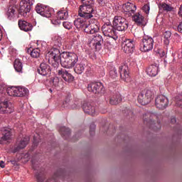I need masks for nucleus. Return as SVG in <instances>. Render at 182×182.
Returning <instances> with one entry per match:
<instances>
[{
    "label": "nucleus",
    "mask_w": 182,
    "mask_h": 182,
    "mask_svg": "<svg viewBox=\"0 0 182 182\" xmlns=\"http://www.w3.org/2000/svg\"><path fill=\"white\" fill-rule=\"evenodd\" d=\"M146 73L149 76L154 77L157 76L159 73V65L157 64H153L146 69Z\"/></svg>",
    "instance_id": "393cba45"
},
{
    "label": "nucleus",
    "mask_w": 182,
    "mask_h": 182,
    "mask_svg": "<svg viewBox=\"0 0 182 182\" xmlns=\"http://www.w3.org/2000/svg\"><path fill=\"white\" fill-rule=\"evenodd\" d=\"M2 39V31L0 28V41Z\"/></svg>",
    "instance_id": "8fccbe9b"
},
{
    "label": "nucleus",
    "mask_w": 182,
    "mask_h": 182,
    "mask_svg": "<svg viewBox=\"0 0 182 182\" xmlns=\"http://www.w3.org/2000/svg\"><path fill=\"white\" fill-rule=\"evenodd\" d=\"M122 48L125 53H133L134 50V41L132 39H126L122 42Z\"/></svg>",
    "instance_id": "4468645a"
},
{
    "label": "nucleus",
    "mask_w": 182,
    "mask_h": 182,
    "mask_svg": "<svg viewBox=\"0 0 182 182\" xmlns=\"http://www.w3.org/2000/svg\"><path fill=\"white\" fill-rule=\"evenodd\" d=\"M153 96H154V93L151 90H144L138 95V102L143 106L149 105L153 100Z\"/></svg>",
    "instance_id": "423d86ee"
},
{
    "label": "nucleus",
    "mask_w": 182,
    "mask_h": 182,
    "mask_svg": "<svg viewBox=\"0 0 182 182\" xmlns=\"http://www.w3.org/2000/svg\"><path fill=\"white\" fill-rule=\"evenodd\" d=\"M120 102H122V97L119 94L114 95L109 100L110 105H119Z\"/></svg>",
    "instance_id": "c756f323"
},
{
    "label": "nucleus",
    "mask_w": 182,
    "mask_h": 182,
    "mask_svg": "<svg viewBox=\"0 0 182 182\" xmlns=\"http://www.w3.org/2000/svg\"><path fill=\"white\" fill-rule=\"evenodd\" d=\"M85 64L80 63L76 64L75 67L74 68V72L77 73V75H82L83 72H85Z\"/></svg>",
    "instance_id": "cd10ccee"
},
{
    "label": "nucleus",
    "mask_w": 182,
    "mask_h": 182,
    "mask_svg": "<svg viewBox=\"0 0 182 182\" xmlns=\"http://www.w3.org/2000/svg\"><path fill=\"white\" fill-rule=\"evenodd\" d=\"M69 16V13L66 10H61L59 11L58 13V19L57 20H52L53 25H60V21L66 20ZM60 19V20H59Z\"/></svg>",
    "instance_id": "f3484780"
},
{
    "label": "nucleus",
    "mask_w": 182,
    "mask_h": 182,
    "mask_svg": "<svg viewBox=\"0 0 182 182\" xmlns=\"http://www.w3.org/2000/svg\"><path fill=\"white\" fill-rule=\"evenodd\" d=\"M164 43L166 46L170 45V38H171V31H166L164 33Z\"/></svg>",
    "instance_id": "c85d7f7f"
},
{
    "label": "nucleus",
    "mask_w": 182,
    "mask_h": 182,
    "mask_svg": "<svg viewBox=\"0 0 182 182\" xmlns=\"http://www.w3.org/2000/svg\"><path fill=\"white\" fill-rule=\"evenodd\" d=\"M34 2L35 0H21L20 2V8L18 9L20 15L26 18L28 14L31 12V6L33 5Z\"/></svg>",
    "instance_id": "6e6552de"
},
{
    "label": "nucleus",
    "mask_w": 182,
    "mask_h": 182,
    "mask_svg": "<svg viewBox=\"0 0 182 182\" xmlns=\"http://www.w3.org/2000/svg\"><path fill=\"white\" fill-rule=\"evenodd\" d=\"M18 26L21 31H24V32H30L33 29V26L31 23L27 22L24 20L18 21Z\"/></svg>",
    "instance_id": "4be33fe9"
},
{
    "label": "nucleus",
    "mask_w": 182,
    "mask_h": 182,
    "mask_svg": "<svg viewBox=\"0 0 182 182\" xmlns=\"http://www.w3.org/2000/svg\"><path fill=\"white\" fill-rule=\"evenodd\" d=\"M113 26L117 31L123 32L129 28V24L127 21L122 16H115L113 20Z\"/></svg>",
    "instance_id": "1a4fd4ad"
},
{
    "label": "nucleus",
    "mask_w": 182,
    "mask_h": 182,
    "mask_svg": "<svg viewBox=\"0 0 182 182\" xmlns=\"http://www.w3.org/2000/svg\"><path fill=\"white\" fill-rule=\"evenodd\" d=\"M6 92L9 96L22 97L26 96L29 93V90L25 87H9L6 89Z\"/></svg>",
    "instance_id": "20e7f679"
},
{
    "label": "nucleus",
    "mask_w": 182,
    "mask_h": 182,
    "mask_svg": "<svg viewBox=\"0 0 182 182\" xmlns=\"http://www.w3.org/2000/svg\"><path fill=\"white\" fill-rule=\"evenodd\" d=\"M109 77L111 79H116L117 77V70L116 68L112 67L109 70Z\"/></svg>",
    "instance_id": "c9c22d12"
},
{
    "label": "nucleus",
    "mask_w": 182,
    "mask_h": 182,
    "mask_svg": "<svg viewBox=\"0 0 182 182\" xmlns=\"http://www.w3.org/2000/svg\"><path fill=\"white\" fill-rule=\"evenodd\" d=\"M74 25L77 29H82V28H85L84 31L86 33H90V35L97 33L100 29L99 22L97 21L96 19L91 20L90 23L87 25L85 18L82 17L78 18L74 21Z\"/></svg>",
    "instance_id": "f03ea898"
},
{
    "label": "nucleus",
    "mask_w": 182,
    "mask_h": 182,
    "mask_svg": "<svg viewBox=\"0 0 182 182\" xmlns=\"http://www.w3.org/2000/svg\"><path fill=\"white\" fill-rule=\"evenodd\" d=\"M178 32L182 33V22L180 23L179 25L178 26Z\"/></svg>",
    "instance_id": "37998d69"
},
{
    "label": "nucleus",
    "mask_w": 182,
    "mask_h": 182,
    "mask_svg": "<svg viewBox=\"0 0 182 182\" xmlns=\"http://www.w3.org/2000/svg\"><path fill=\"white\" fill-rule=\"evenodd\" d=\"M176 105L179 106V107L182 108V99L178 100V97L176 98Z\"/></svg>",
    "instance_id": "a19ab883"
},
{
    "label": "nucleus",
    "mask_w": 182,
    "mask_h": 182,
    "mask_svg": "<svg viewBox=\"0 0 182 182\" xmlns=\"http://www.w3.org/2000/svg\"><path fill=\"white\" fill-rule=\"evenodd\" d=\"M161 8H162V9H164V11H166L167 12H170L173 9V8H171V6H170L167 4H163L161 5Z\"/></svg>",
    "instance_id": "4c0bfd02"
},
{
    "label": "nucleus",
    "mask_w": 182,
    "mask_h": 182,
    "mask_svg": "<svg viewBox=\"0 0 182 182\" xmlns=\"http://www.w3.org/2000/svg\"><path fill=\"white\" fill-rule=\"evenodd\" d=\"M153 46H154V40L153 38L146 36L141 40L140 50L141 52H150V50H153Z\"/></svg>",
    "instance_id": "0eeeda50"
},
{
    "label": "nucleus",
    "mask_w": 182,
    "mask_h": 182,
    "mask_svg": "<svg viewBox=\"0 0 182 182\" xmlns=\"http://www.w3.org/2000/svg\"><path fill=\"white\" fill-rule=\"evenodd\" d=\"M102 33L105 36H107L112 39L113 41H116L119 38V36L117 35V32L114 30V26H112L110 23H105L102 27Z\"/></svg>",
    "instance_id": "39448f33"
},
{
    "label": "nucleus",
    "mask_w": 182,
    "mask_h": 182,
    "mask_svg": "<svg viewBox=\"0 0 182 182\" xmlns=\"http://www.w3.org/2000/svg\"><path fill=\"white\" fill-rule=\"evenodd\" d=\"M36 11L37 14H39V15L45 18H50L52 16V9L49 8L48 6L38 4L36 6Z\"/></svg>",
    "instance_id": "9b49d317"
},
{
    "label": "nucleus",
    "mask_w": 182,
    "mask_h": 182,
    "mask_svg": "<svg viewBox=\"0 0 182 182\" xmlns=\"http://www.w3.org/2000/svg\"><path fill=\"white\" fill-rule=\"evenodd\" d=\"M82 2V5H89L93 4V0H80Z\"/></svg>",
    "instance_id": "ea45409f"
},
{
    "label": "nucleus",
    "mask_w": 182,
    "mask_h": 182,
    "mask_svg": "<svg viewBox=\"0 0 182 182\" xmlns=\"http://www.w3.org/2000/svg\"><path fill=\"white\" fill-rule=\"evenodd\" d=\"M142 11L145 12V14H149V12H150V6L149 4H145L142 7Z\"/></svg>",
    "instance_id": "58836bf2"
},
{
    "label": "nucleus",
    "mask_w": 182,
    "mask_h": 182,
    "mask_svg": "<svg viewBox=\"0 0 182 182\" xmlns=\"http://www.w3.org/2000/svg\"><path fill=\"white\" fill-rule=\"evenodd\" d=\"M8 18L10 19V21H12V19H15L16 18V11L14 9H9L7 12Z\"/></svg>",
    "instance_id": "2f4dec72"
},
{
    "label": "nucleus",
    "mask_w": 182,
    "mask_h": 182,
    "mask_svg": "<svg viewBox=\"0 0 182 182\" xmlns=\"http://www.w3.org/2000/svg\"><path fill=\"white\" fill-rule=\"evenodd\" d=\"M53 42L55 46H57L58 48H60L62 46V38L60 36H55L53 38Z\"/></svg>",
    "instance_id": "f704fd0d"
},
{
    "label": "nucleus",
    "mask_w": 182,
    "mask_h": 182,
    "mask_svg": "<svg viewBox=\"0 0 182 182\" xmlns=\"http://www.w3.org/2000/svg\"><path fill=\"white\" fill-rule=\"evenodd\" d=\"M9 52H11V48L9 49Z\"/></svg>",
    "instance_id": "13d9d810"
},
{
    "label": "nucleus",
    "mask_w": 182,
    "mask_h": 182,
    "mask_svg": "<svg viewBox=\"0 0 182 182\" xmlns=\"http://www.w3.org/2000/svg\"><path fill=\"white\" fill-rule=\"evenodd\" d=\"M37 179H38V182H43V181L42 179H41V178H39V177H38Z\"/></svg>",
    "instance_id": "3c124183"
},
{
    "label": "nucleus",
    "mask_w": 182,
    "mask_h": 182,
    "mask_svg": "<svg viewBox=\"0 0 182 182\" xmlns=\"http://www.w3.org/2000/svg\"><path fill=\"white\" fill-rule=\"evenodd\" d=\"M29 136L24 137L14 148V151H19V150H21V149H25V147H26V146L29 143Z\"/></svg>",
    "instance_id": "a878e982"
},
{
    "label": "nucleus",
    "mask_w": 182,
    "mask_h": 182,
    "mask_svg": "<svg viewBox=\"0 0 182 182\" xmlns=\"http://www.w3.org/2000/svg\"><path fill=\"white\" fill-rule=\"evenodd\" d=\"M50 92H52V89H50Z\"/></svg>",
    "instance_id": "4d7b16f0"
},
{
    "label": "nucleus",
    "mask_w": 182,
    "mask_h": 182,
    "mask_svg": "<svg viewBox=\"0 0 182 182\" xmlns=\"http://www.w3.org/2000/svg\"><path fill=\"white\" fill-rule=\"evenodd\" d=\"M0 167L1 168H5V162H4V161H0Z\"/></svg>",
    "instance_id": "c03bdc74"
},
{
    "label": "nucleus",
    "mask_w": 182,
    "mask_h": 182,
    "mask_svg": "<svg viewBox=\"0 0 182 182\" xmlns=\"http://www.w3.org/2000/svg\"><path fill=\"white\" fill-rule=\"evenodd\" d=\"M132 21H134L138 26H146V24L147 23L146 20H144V16H143L140 13H136L134 14Z\"/></svg>",
    "instance_id": "aec40b11"
},
{
    "label": "nucleus",
    "mask_w": 182,
    "mask_h": 182,
    "mask_svg": "<svg viewBox=\"0 0 182 182\" xmlns=\"http://www.w3.org/2000/svg\"><path fill=\"white\" fill-rule=\"evenodd\" d=\"M38 143H39V139H38V137L34 136L33 137V144H35V146H36L38 144Z\"/></svg>",
    "instance_id": "79ce46f5"
},
{
    "label": "nucleus",
    "mask_w": 182,
    "mask_h": 182,
    "mask_svg": "<svg viewBox=\"0 0 182 182\" xmlns=\"http://www.w3.org/2000/svg\"><path fill=\"white\" fill-rule=\"evenodd\" d=\"M102 42H103V37H102L100 34H95L92 36V38L90 42V45L93 46L94 49L97 50V49H100Z\"/></svg>",
    "instance_id": "dca6fc26"
},
{
    "label": "nucleus",
    "mask_w": 182,
    "mask_h": 182,
    "mask_svg": "<svg viewBox=\"0 0 182 182\" xmlns=\"http://www.w3.org/2000/svg\"><path fill=\"white\" fill-rule=\"evenodd\" d=\"M14 105L8 100H0V113H12Z\"/></svg>",
    "instance_id": "ddd939ff"
},
{
    "label": "nucleus",
    "mask_w": 182,
    "mask_h": 182,
    "mask_svg": "<svg viewBox=\"0 0 182 182\" xmlns=\"http://www.w3.org/2000/svg\"><path fill=\"white\" fill-rule=\"evenodd\" d=\"M58 76H61L65 82H73V76L65 70L61 69L58 71Z\"/></svg>",
    "instance_id": "5701e85b"
},
{
    "label": "nucleus",
    "mask_w": 182,
    "mask_h": 182,
    "mask_svg": "<svg viewBox=\"0 0 182 182\" xmlns=\"http://www.w3.org/2000/svg\"><path fill=\"white\" fill-rule=\"evenodd\" d=\"M41 43V41H37V45H40Z\"/></svg>",
    "instance_id": "5fc2aeb1"
},
{
    "label": "nucleus",
    "mask_w": 182,
    "mask_h": 182,
    "mask_svg": "<svg viewBox=\"0 0 182 182\" xmlns=\"http://www.w3.org/2000/svg\"><path fill=\"white\" fill-rule=\"evenodd\" d=\"M78 15L80 18H84L85 19H90V18H93V15H95L93 3L80 6Z\"/></svg>",
    "instance_id": "7ed1b4c3"
},
{
    "label": "nucleus",
    "mask_w": 182,
    "mask_h": 182,
    "mask_svg": "<svg viewBox=\"0 0 182 182\" xmlns=\"http://www.w3.org/2000/svg\"><path fill=\"white\" fill-rule=\"evenodd\" d=\"M13 50L15 52V53H16V50H15V49H13Z\"/></svg>",
    "instance_id": "6e6d98bb"
},
{
    "label": "nucleus",
    "mask_w": 182,
    "mask_h": 182,
    "mask_svg": "<svg viewBox=\"0 0 182 182\" xmlns=\"http://www.w3.org/2000/svg\"><path fill=\"white\" fill-rule=\"evenodd\" d=\"M14 69L17 73H23V64H22V62L19 59H16L14 61Z\"/></svg>",
    "instance_id": "bb28decb"
},
{
    "label": "nucleus",
    "mask_w": 182,
    "mask_h": 182,
    "mask_svg": "<svg viewBox=\"0 0 182 182\" xmlns=\"http://www.w3.org/2000/svg\"><path fill=\"white\" fill-rule=\"evenodd\" d=\"M30 51L31 56H32V58H39V56H41V50L39 49V47L33 50L30 49Z\"/></svg>",
    "instance_id": "473e14b6"
},
{
    "label": "nucleus",
    "mask_w": 182,
    "mask_h": 182,
    "mask_svg": "<svg viewBox=\"0 0 182 182\" xmlns=\"http://www.w3.org/2000/svg\"><path fill=\"white\" fill-rule=\"evenodd\" d=\"M155 106L158 109H166L168 106V99L164 95H158L155 99Z\"/></svg>",
    "instance_id": "2eb2a0df"
},
{
    "label": "nucleus",
    "mask_w": 182,
    "mask_h": 182,
    "mask_svg": "<svg viewBox=\"0 0 182 182\" xmlns=\"http://www.w3.org/2000/svg\"><path fill=\"white\" fill-rule=\"evenodd\" d=\"M63 26H64V28L65 29H68V30H70L72 29V27L73 26L72 23L69 22V21H64L63 23Z\"/></svg>",
    "instance_id": "e433bc0d"
},
{
    "label": "nucleus",
    "mask_w": 182,
    "mask_h": 182,
    "mask_svg": "<svg viewBox=\"0 0 182 182\" xmlns=\"http://www.w3.org/2000/svg\"><path fill=\"white\" fill-rule=\"evenodd\" d=\"M119 72L121 79L124 82H127L129 79H130V75H129V67H127V65H120L119 68Z\"/></svg>",
    "instance_id": "a211bd4d"
},
{
    "label": "nucleus",
    "mask_w": 182,
    "mask_h": 182,
    "mask_svg": "<svg viewBox=\"0 0 182 182\" xmlns=\"http://www.w3.org/2000/svg\"><path fill=\"white\" fill-rule=\"evenodd\" d=\"M60 132L61 136H63V137H65V136L67 137H68V136H70V129L69 128H66L65 127H63L60 129Z\"/></svg>",
    "instance_id": "72a5a7b5"
},
{
    "label": "nucleus",
    "mask_w": 182,
    "mask_h": 182,
    "mask_svg": "<svg viewBox=\"0 0 182 182\" xmlns=\"http://www.w3.org/2000/svg\"><path fill=\"white\" fill-rule=\"evenodd\" d=\"M171 122V123H176V117H172Z\"/></svg>",
    "instance_id": "de8ad7c7"
},
{
    "label": "nucleus",
    "mask_w": 182,
    "mask_h": 182,
    "mask_svg": "<svg viewBox=\"0 0 182 182\" xmlns=\"http://www.w3.org/2000/svg\"><path fill=\"white\" fill-rule=\"evenodd\" d=\"M24 159H26V161H28L29 160V154L26 153L24 154Z\"/></svg>",
    "instance_id": "a18cd8bd"
},
{
    "label": "nucleus",
    "mask_w": 182,
    "mask_h": 182,
    "mask_svg": "<svg viewBox=\"0 0 182 182\" xmlns=\"http://www.w3.org/2000/svg\"><path fill=\"white\" fill-rule=\"evenodd\" d=\"M178 15H179L180 16H182V5L181 6L180 10H179V11H178Z\"/></svg>",
    "instance_id": "49530a36"
},
{
    "label": "nucleus",
    "mask_w": 182,
    "mask_h": 182,
    "mask_svg": "<svg viewBox=\"0 0 182 182\" xmlns=\"http://www.w3.org/2000/svg\"><path fill=\"white\" fill-rule=\"evenodd\" d=\"M82 109L85 113H87V114H91V116H95V113H96V109L89 102L84 103Z\"/></svg>",
    "instance_id": "b1692460"
},
{
    "label": "nucleus",
    "mask_w": 182,
    "mask_h": 182,
    "mask_svg": "<svg viewBox=\"0 0 182 182\" xmlns=\"http://www.w3.org/2000/svg\"><path fill=\"white\" fill-rule=\"evenodd\" d=\"M79 104H77L76 106L73 107V109H77V107H79Z\"/></svg>",
    "instance_id": "603ef678"
},
{
    "label": "nucleus",
    "mask_w": 182,
    "mask_h": 182,
    "mask_svg": "<svg viewBox=\"0 0 182 182\" xmlns=\"http://www.w3.org/2000/svg\"><path fill=\"white\" fill-rule=\"evenodd\" d=\"M4 92V87L2 85L0 86V93Z\"/></svg>",
    "instance_id": "09e8293b"
},
{
    "label": "nucleus",
    "mask_w": 182,
    "mask_h": 182,
    "mask_svg": "<svg viewBox=\"0 0 182 182\" xmlns=\"http://www.w3.org/2000/svg\"><path fill=\"white\" fill-rule=\"evenodd\" d=\"M87 90L89 92H91V93L97 95L105 92V87H103L102 82H91L88 85Z\"/></svg>",
    "instance_id": "f8f14e48"
},
{
    "label": "nucleus",
    "mask_w": 182,
    "mask_h": 182,
    "mask_svg": "<svg viewBox=\"0 0 182 182\" xmlns=\"http://www.w3.org/2000/svg\"><path fill=\"white\" fill-rule=\"evenodd\" d=\"M38 72L42 76H49V75H50V66L45 63H43L40 65Z\"/></svg>",
    "instance_id": "412c9836"
},
{
    "label": "nucleus",
    "mask_w": 182,
    "mask_h": 182,
    "mask_svg": "<svg viewBox=\"0 0 182 182\" xmlns=\"http://www.w3.org/2000/svg\"><path fill=\"white\" fill-rule=\"evenodd\" d=\"M46 58L50 62H55L54 68H58L59 63H61L63 68L65 69H72L79 61V56L75 53L63 52L60 54L59 48H53L46 54Z\"/></svg>",
    "instance_id": "f257e3e1"
},
{
    "label": "nucleus",
    "mask_w": 182,
    "mask_h": 182,
    "mask_svg": "<svg viewBox=\"0 0 182 182\" xmlns=\"http://www.w3.org/2000/svg\"><path fill=\"white\" fill-rule=\"evenodd\" d=\"M2 137L0 138V144H6L12 139V129L9 127H3L1 129Z\"/></svg>",
    "instance_id": "9d476101"
},
{
    "label": "nucleus",
    "mask_w": 182,
    "mask_h": 182,
    "mask_svg": "<svg viewBox=\"0 0 182 182\" xmlns=\"http://www.w3.org/2000/svg\"><path fill=\"white\" fill-rule=\"evenodd\" d=\"M122 9L124 11V12H127V14H129V15H134V12H136L137 9V6L136 5L133 4L130 2H127L122 6Z\"/></svg>",
    "instance_id": "6ab92c4d"
},
{
    "label": "nucleus",
    "mask_w": 182,
    "mask_h": 182,
    "mask_svg": "<svg viewBox=\"0 0 182 182\" xmlns=\"http://www.w3.org/2000/svg\"><path fill=\"white\" fill-rule=\"evenodd\" d=\"M62 80H60L59 77H55L53 78V80L50 81V85L53 86V87H60V85H62Z\"/></svg>",
    "instance_id": "7c9ffc66"
},
{
    "label": "nucleus",
    "mask_w": 182,
    "mask_h": 182,
    "mask_svg": "<svg viewBox=\"0 0 182 182\" xmlns=\"http://www.w3.org/2000/svg\"><path fill=\"white\" fill-rule=\"evenodd\" d=\"M66 105V102H63V107H67V105Z\"/></svg>",
    "instance_id": "864d4df0"
}]
</instances>
